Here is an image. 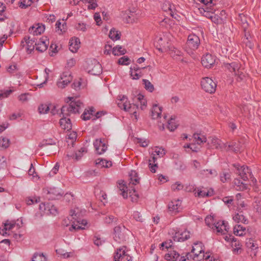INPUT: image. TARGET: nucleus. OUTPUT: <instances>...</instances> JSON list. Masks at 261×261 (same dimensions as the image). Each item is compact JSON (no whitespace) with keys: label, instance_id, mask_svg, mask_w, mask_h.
<instances>
[{"label":"nucleus","instance_id":"e2e57ef3","mask_svg":"<svg viewBox=\"0 0 261 261\" xmlns=\"http://www.w3.org/2000/svg\"><path fill=\"white\" fill-rule=\"evenodd\" d=\"M33 1V0H23V2H21L19 6L21 8H26L31 5Z\"/></svg>","mask_w":261,"mask_h":261},{"label":"nucleus","instance_id":"bb28decb","mask_svg":"<svg viewBox=\"0 0 261 261\" xmlns=\"http://www.w3.org/2000/svg\"><path fill=\"white\" fill-rule=\"evenodd\" d=\"M69 48L72 53L77 51L80 46V39L78 38H73L70 40Z\"/></svg>","mask_w":261,"mask_h":261},{"label":"nucleus","instance_id":"0e129e2a","mask_svg":"<svg viewBox=\"0 0 261 261\" xmlns=\"http://www.w3.org/2000/svg\"><path fill=\"white\" fill-rule=\"evenodd\" d=\"M117 220V218H115L113 216H107L105 218V222L107 224H111L113 222H116Z\"/></svg>","mask_w":261,"mask_h":261},{"label":"nucleus","instance_id":"3c124183","mask_svg":"<svg viewBox=\"0 0 261 261\" xmlns=\"http://www.w3.org/2000/svg\"><path fill=\"white\" fill-rule=\"evenodd\" d=\"M46 258L42 254L35 253L34 254L32 261H45Z\"/></svg>","mask_w":261,"mask_h":261},{"label":"nucleus","instance_id":"6e6d98bb","mask_svg":"<svg viewBox=\"0 0 261 261\" xmlns=\"http://www.w3.org/2000/svg\"><path fill=\"white\" fill-rule=\"evenodd\" d=\"M93 241L96 246L99 247V246L102 245L105 241L103 240H102L101 238L97 236H94L93 239Z\"/></svg>","mask_w":261,"mask_h":261},{"label":"nucleus","instance_id":"6e6552de","mask_svg":"<svg viewBox=\"0 0 261 261\" xmlns=\"http://www.w3.org/2000/svg\"><path fill=\"white\" fill-rule=\"evenodd\" d=\"M201 86L206 92L213 93L216 91L217 85L212 79L205 77L202 78L201 81Z\"/></svg>","mask_w":261,"mask_h":261},{"label":"nucleus","instance_id":"e433bc0d","mask_svg":"<svg viewBox=\"0 0 261 261\" xmlns=\"http://www.w3.org/2000/svg\"><path fill=\"white\" fill-rule=\"evenodd\" d=\"M234 184L237 190L243 191L247 188V184L243 183L239 179H234Z\"/></svg>","mask_w":261,"mask_h":261},{"label":"nucleus","instance_id":"2eb2a0df","mask_svg":"<svg viewBox=\"0 0 261 261\" xmlns=\"http://www.w3.org/2000/svg\"><path fill=\"white\" fill-rule=\"evenodd\" d=\"M190 238V232L187 230H177L172 237L175 242H184Z\"/></svg>","mask_w":261,"mask_h":261},{"label":"nucleus","instance_id":"20e7f679","mask_svg":"<svg viewBox=\"0 0 261 261\" xmlns=\"http://www.w3.org/2000/svg\"><path fill=\"white\" fill-rule=\"evenodd\" d=\"M204 246L201 242H197L194 244L191 253H188L187 254V258L189 257H192L195 261H200L202 259V252L204 251Z\"/></svg>","mask_w":261,"mask_h":261},{"label":"nucleus","instance_id":"4468645a","mask_svg":"<svg viewBox=\"0 0 261 261\" xmlns=\"http://www.w3.org/2000/svg\"><path fill=\"white\" fill-rule=\"evenodd\" d=\"M213 230H216L218 234H224L228 232L229 227L228 223L224 221H219L214 226Z\"/></svg>","mask_w":261,"mask_h":261},{"label":"nucleus","instance_id":"f257e3e1","mask_svg":"<svg viewBox=\"0 0 261 261\" xmlns=\"http://www.w3.org/2000/svg\"><path fill=\"white\" fill-rule=\"evenodd\" d=\"M83 107V103L80 100L71 101L70 104L62 107L61 112L63 117L60 120V124L62 128L67 130L71 129L72 125L70 119L66 118V117L69 116L71 114H79L80 110Z\"/></svg>","mask_w":261,"mask_h":261},{"label":"nucleus","instance_id":"69168bd1","mask_svg":"<svg viewBox=\"0 0 261 261\" xmlns=\"http://www.w3.org/2000/svg\"><path fill=\"white\" fill-rule=\"evenodd\" d=\"M133 216L134 218L137 221H143V218L142 215L138 211H135L134 212Z\"/></svg>","mask_w":261,"mask_h":261},{"label":"nucleus","instance_id":"4c0bfd02","mask_svg":"<svg viewBox=\"0 0 261 261\" xmlns=\"http://www.w3.org/2000/svg\"><path fill=\"white\" fill-rule=\"evenodd\" d=\"M109 37L113 40H117L120 38V33L116 31L115 29H112L109 33Z\"/></svg>","mask_w":261,"mask_h":261},{"label":"nucleus","instance_id":"774afa93","mask_svg":"<svg viewBox=\"0 0 261 261\" xmlns=\"http://www.w3.org/2000/svg\"><path fill=\"white\" fill-rule=\"evenodd\" d=\"M28 174L29 175H32L33 177H37V175L35 172V169L34 167L32 164H31L30 169L28 171Z\"/></svg>","mask_w":261,"mask_h":261},{"label":"nucleus","instance_id":"1a4fd4ad","mask_svg":"<svg viewBox=\"0 0 261 261\" xmlns=\"http://www.w3.org/2000/svg\"><path fill=\"white\" fill-rule=\"evenodd\" d=\"M126 247L117 249L114 255V261H132V257L125 251Z\"/></svg>","mask_w":261,"mask_h":261},{"label":"nucleus","instance_id":"a878e982","mask_svg":"<svg viewBox=\"0 0 261 261\" xmlns=\"http://www.w3.org/2000/svg\"><path fill=\"white\" fill-rule=\"evenodd\" d=\"M18 227V225L15 222L7 221L4 224V227L2 230L0 229V233L4 235L7 234L6 231L12 230L14 227Z\"/></svg>","mask_w":261,"mask_h":261},{"label":"nucleus","instance_id":"ea45409f","mask_svg":"<svg viewBox=\"0 0 261 261\" xmlns=\"http://www.w3.org/2000/svg\"><path fill=\"white\" fill-rule=\"evenodd\" d=\"M193 138L198 144L205 143L207 141L206 138L204 136L198 134H194Z\"/></svg>","mask_w":261,"mask_h":261},{"label":"nucleus","instance_id":"7c9ffc66","mask_svg":"<svg viewBox=\"0 0 261 261\" xmlns=\"http://www.w3.org/2000/svg\"><path fill=\"white\" fill-rule=\"evenodd\" d=\"M162 112V108L159 107L157 105H154L152 108L151 112V116L153 119H157L160 117L161 113Z\"/></svg>","mask_w":261,"mask_h":261},{"label":"nucleus","instance_id":"9b49d317","mask_svg":"<svg viewBox=\"0 0 261 261\" xmlns=\"http://www.w3.org/2000/svg\"><path fill=\"white\" fill-rule=\"evenodd\" d=\"M233 166L236 168V173L244 181L248 180L249 176H251V172L248 167L245 166H241L239 164H233Z\"/></svg>","mask_w":261,"mask_h":261},{"label":"nucleus","instance_id":"72a5a7b5","mask_svg":"<svg viewBox=\"0 0 261 261\" xmlns=\"http://www.w3.org/2000/svg\"><path fill=\"white\" fill-rule=\"evenodd\" d=\"M179 257V254L174 250H170L165 255V259L168 261H175Z\"/></svg>","mask_w":261,"mask_h":261},{"label":"nucleus","instance_id":"58836bf2","mask_svg":"<svg viewBox=\"0 0 261 261\" xmlns=\"http://www.w3.org/2000/svg\"><path fill=\"white\" fill-rule=\"evenodd\" d=\"M126 50L122 48L121 46L114 47L112 50V53L114 56H120L124 55L126 53Z\"/></svg>","mask_w":261,"mask_h":261},{"label":"nucleus","instance_id":"2f4dec72","mask_svg":"<svg viewBox=\"0 0 261 261\" xmlns=\"http://www.w3.org/2000/svg\"><path fill=\"white\" fill-rule=\"evenodd\" d=\"M181 206V201L179 200L171 201L168 204V208L170 211L176 213L178 212Z\"/></svg>","mask_w":261,"mask_h":261},{"label":"nucleus","instance_id":"864d4df0","mask_svg":"<svg viewBox=\"0 0 261 261\" xmlns=\"http://www.w3.org/2000/svg\"><path fill=\"white\" fill-rule=\"evenodd\" d=\"M230 179V175L228 172H222L220 174V180L223 182L228 181Z\"/></svg>","mask_w":261,"mask_h":261},{"label":"nucleus","instance_id":"de8ad7c7","mask_svg":"<svg viewBox=\"0 0 261 261\" xmlns=\"http://www.w3.org/2000/svg\"><path fill=\"white\" fill-rule=\"evenodd\" d=\"M129 195L132 202H137L139 199V195L135 189L129 192Z\"/></svg>","mask_w":261,"mask_h":261},{"label":"nucleus","instance_id":"393cba45","mask_svg":"<svg viewBox=\"0 0 261 261\" xmlns=\"http://www.w3.org/2000/svg\"><path fill=\"white\" fill-rule=\"evenodd\" d=\"M93 65L92 68H90L89 70V72L92 75H99L102 72V68L101 65L96 61L94 60L93 63H92Z\"/></svg>","mask_w":261,"mask_h":261},{"label":"nucleus","instance_id":"bf43d9fd","mask_svg":"<svg viewBox=\"0 0 261 261\" xmlns=\"http://www.w3.org/2000/svg\"><path fill=\"white\" fill-rule=\"evenodd\" d=\"M184 188V186L179 182H176L173 184L171 189L173 191H179Z\"/></svg>","mask_w":261,"mask_h":261},{"label":"nucleus","instance_id":"c756f323","mask_svg":"<svg viewBox=\"0 0 261 261\" xmlns=\"http://www.w3.org/2000/svg\"><path fill=\"white\" fill-rule=\"evenodd\" d=\"M247 231L248 230L245 227L240 224L236 225L233 227V233L236 236H243L246 234Z\"/></svg>","mask_w":261,"mask_h":261},{"label":"nucleus","instance_id":"f3484780","mask_svg":"<svg viewBox=\"0 0 261 261\" xmlns=\"http://www.w3.org/2000/svg\"><path fill=\"white\" fill-rule=\"evenodd\" d=\"M122 17L127 23H134L137 22L139 16L137 14L130 11L122 12Z\"/></svg>","mask_w":261,"mask_h":261},{"label":"nucleus","instance_id":"49530a36","mask_svg":"<svg viewBox=\"0 0 261 261\" xmlns=\"http://www.w3.org/2000/svg\"><path fill=\"white\" fill-rule=\"evenodd\" d=\"M143 82L146 90L151 92L154 90L153 85L148 80L143 79Z\"/></svg>","mask_w":261,"mask_h":261},{"label":"nucleus","instance_id":"79ce46f5","mask_svg":"<svg viewBox=\"0 0 261 261\" xmlns=\"http://www.w3.org/2000/svg\"><path fill=\"white\" fill-rule=\"evenodd\" d=\"M10 141L4 137L0 138V149H5L9 146Z\"/></svg>","mask_w":261,"mask_h":261},{"label":"nucleus","instance_id":"0eeeda50","mask_svg":"<svg viewBox=\"0 0 261 261\" xmlns=\"http://www.w3.org/2000/svg\"><path fill=\"white\" fill-rule=\"evenodd\" d=\"M120 99L118 102V106L121 109H123L126 111H128L130 113H133L135 116L137 117V112L136 111H134V109L137 108L136 105H134L133 106L127 101V98L126 96L123 95L119 96Z\"/></svg>","mask_w":261,"mask_h":261},{"label":"nucleus","instance_id":"8fccbe9b","mask_svg":"<svg viewBox=\"0 0 261 261\" xmlns=\"http://www.w3.org/2000/svg\"><path fill=\"white\" fill-rule=\"evenodd\" d=\"M167 128L170 131H174L177 128V125L175 123V120L171 118L168 122Z\"/></svg>","mask_w":261,"mask_h":261},{"label":"nucleus","instance_id":"a19ab883","mask_svg":"<svg viewBox=\"0 0 261 261\" xmlns=\"http://www.w3.org/2000/svg\"><path fill=\"white\" fill-rule=\"evenodd\" d=\"M234 74L236 76V80L239 82L243 81L246 79V75L242 71L241 68Z\"/></svg>","mask_w":261,"mask_h":261},{"label":"nucleus","instance_id":"5fc2aeb1","mask_svg":"<svg viewBox=\"0 0 261 261\" xmlns=\"http://www.w3.org/2000/svg\"><path fill=\"white\" fill-rule=\"evenodd\" d=\"M87 150L85 147L81 148L78 151L75 153V158L76 160H79L82 155L83 153L87 152Z\"/></svg>","mask_w":261,"mask_h":261},{"label":"nucleus","instance_id":"f704fd0d","mask_svg":"<svg viewBox=\"0 0 261 261\" xmlns=\"http://www.w3.org/2000/svg\"><path fill=\"white\" fill-rule=\"evenodd\" d=\"M118 184L119 191L120 192V194L124 198H127L128 197L127 187L124 184V181H119Z\"/></svg>","mask_w":261,"mask_h":261},{"label":"nucleus","instance_id":"a211bd4d","mask_svg":"<svg viewBox=\"0 0 261 261\" xmlns=\"http://www.w3.org/2000/svg\"><path fill=\"white\" fill-rule=\"evenodd\" d=\"M215 57L210 54H206L201 58V64L206 68H211L215 62Z\"/></svg>","mask_w":261,"mask_h":261},{"label":"nucleus","instance_id":"c9c22d12","mask_svg":"<svg viewBox=\"0 0 261 261\" xmlns=\"http://www.w3.org/2000/svg\"><path fill=\"white\" fill-rule=\"evenodd\" d=\"M95 112L94 108H90L88 110H85L84 112L82 115L81 117L84 120H89L91 118V116L93 115Z\"/></svg>","mask_w":261,"mask_h":261},{"label":"nucleus","instance_id":"a18cd8bd","mask_svg":"<svg viewBox=\"0 0 261 261\" xmlns=\"http://www.w3.org/2000/svg\"><path fill=\"white\" fill-rule=\"evenodd\" d=\"M228 148L229 150L238 152L240 151L241 144L239 143L233 142L231 144L228 145Z\"/></svg>","mask_w":261,"mask_h":261},{"label":"nucleus","instance_id":"412c9836","mask_svg":"<svg viewBox=\"0 0 261 261\" xmlns=\"http://www.w3.org/2000/svg\"><path fill=\"white\" fill-rule=\"evenodd\" d=\"M47 197L49 199L55 200L61 197L63 193L60 189L56 188H51L47 191Z\"/></svg>","mask_w":261,"mask_h":261},{"label":"nucleus","instance_id":"9d476101","mask_svg":"<svg viewBox=\"0 0 261 261\" xmlns=\"http://www.w3.org/2000/svg\"><path fill=\"white\" fill-rule=\"evenodd\" d=\"M39 209L46 215L56 216L58 214V209L51 202L41 203L39 205Z\"/></svg>","mask_w":261,"mask_h":261},{"label":"nucleus","instance_id":"cd10ccee","mask_svg":"<svg viewBox=\"0 0 261 261\" xmlns=\"http://www.w3.org/2000/svg\"><path fill=\"white\" fill-rule=\"evenodd\" d=\"M232 219L236 223H243L244 224H248V220L245 218L244 215L242 214V211H239L238 213H235L233 215Z\"/></svg>","mask_w":261,"mask_h":261},{"label":"nucleus","instance_id":"c85d7f7f","mask_svg":"<svg viewBox=\"0 0 261 261\" xmlns=\"http://www.w3.org/2000/svg\"><path fill=\"white\" fill-rule=\"evenodd\" d=\"M225 68L231 72L234 73L241 68V64L238 62H233L231 63L224 64Z\"/></svg>","mask_w":261,"mask_h":261},{"label":"nucleus","instance_id":"dca6fc26","mask_svg":"<svg viewBox=\"0 0 261 261\" xmlns=\"http://www.w3.org/2000/svg\"><path fill=\"white\" fill-rule=\"evenodd\" d=\"M195 197L199 198H203L206 197H210L213 195V190H208L206 188H197L193 190Z\"/></svg>","mask_w":261,"mask_h":261},{"label":"nucleus","instance_id":"f03ea898","mask_svg":"<svg viewBox=\"0 0 261 261\" xmlns=\"http://www.w3.org/2000/svg\"><path fill=\"white\" fill-rule=\"evenodd\" d=\"M170 35L164 34L157 37L154 41L156 48L162 53L168 52L173 49L170 41Z\"/></svg>","mask_w":261,"mask_h":261},{"label":"nucleus","instance_id":"c03bdc74","mask_svg":"<svg viewBox=\"0 0 261 261\" xmlns=\"http://www.w3.org/2000/svg\"><path fill=\"white\" fill-rule=\"evenodd\" d=\"M205 222L206 225L212 228H214V226L216 223L215 221L214 217L212 216H206L205 219Z\"/></svg>","mask_w":261,"mask_h":261},{"label":"nucleus","instance_id":"6ab92c4d","mask_svg":"<svg viewBox=\"0 0 261 261\" xmlns=\"http://www.w3.org/2000/svg\"><path fill=\"white\" fill-rule=\"evenodd\" d=\"M94 146L97 153L101 154L104 153L107 149V145L103 140L102 139H96L93 143Z\"/></svg>","mask_w":261,"mask_h":261},{"label":"nucleus","instance_id":"052dcab7","mask_svg":"<svg viewBox=\"0 0 261 261\" xmlns=\"http://www.w3.org/2000/svg\"><path fill=\"white\" fill-rule=\"evenodd\" d=\"M86 2L89 4L88 8L89 9L94 10L97 7L95 0H87Z\"/></svg>","mask_w":261,"mask_h":261},{"label":"nucleus","instance_id":"423d86ee","mask_svg":"<svg viewBox=\"0 0 261 261\" xmlns=\"http://www.w3.org/2000/svg\"><path fill=\"white\" fill-rule=\"evenodd\" d=\"M154 150V153L152 154L151 159L149 160V167L152 173L155 172L156 168L158 167V164L155 163L156 158L155 155L161 158L166 154L165 149L162 147H155Z\"/></svg>","mask_w":261,"mask_h":261},{"label":"nucleus","instance_id":"680f3d73","mask_svg":"<svg viewBox=\"0 0 261 261\" xmlns=\"http://www.w3.org/2000/svg\"><path fill=\"white\" fill-rule=\"evenodd\" d=\"M212 22L216 24H220L222 22V19L218 15L214 14L211 19Z\"/></svg>","mask_w":261,"mask_h":261},{"label":"nucleus","instance_id":"473e14b6","mask_svg":"<svg viewBox=\"0 0 261 261\" xmlns=\"http://www.w3.org/2000/svg\"><path fill=\"white\" fill-rule=\"evenodd\" d=\"M95 164L98 167L100 168H109L112 166L111 161L100 158L95 160Z\"/></svg>","mask_w":261,"mask_h":261},{"label":"nucleus","instance_id":"338daca9","mask_svg":"<svg viewBox=\"0 0 261 261\" xmlns=\"http://www.w3.org/2000/svg\"><path fill=\"white\" fill-rule=\"evenodd\" d=\"M201 174H205L206 175H207L208 174H211L216 176L217 175V172L215 170L207 169L201 171Z\"/></svg>","mask_w":261,"mask_h":261},{"label":"nucleus","instance_id":"4d7b16f0","mask_svg":"<svg viewBox=\"0 0 261 261\" xmlns=\"http://www.w3.org/2000/svg\"><path fill=\"white\" fill-rule=\"evenodd\" d=\"M129 59L127 57L123 56L118 60V63L120 65H127L129 63Z\"/></svg>","mask_w":261,"mask_h":261},{"label":"nucleus","instance_id":"603ef678","mask_svg":"<svg viewBox=\"0 0 261 261\" xmlns=\"http://www.w3.org/2000/svg\"><path fill=\"white\" fill-rule=\"evenodd\" d=\"M130 70V75L133 80H138L141 76L140 72H137V69H134L133 70V68L131 67Z\"/></svg>","mask_w":261,"mask_h":261},{"label":"nucleus","instance_id":"13d9d810","mask_svg":"<svg viewBox=\"0 0 261 261\" xmlns=\"http://www.w3.org/2000/svg\"><path fill=\"white\" fill-rule=\"evenodd\" d=\"M38 111L41 114H46L49 111V107L46 105H41L38 108Z\"/></svg>","mask_w":261,"mask_h":261},{"label":"nucleus","instance_id":"39448f33","mask_svg":"<svg viewBox=\"0 0 261 261\" xmlns=\"http://www.w3.org/2000/svg\"><path fill=\"white\" fill-rule=\"evenodd\" d=\"M200 44L199 37L194 34L188 36L186 42V50L188 54H192L193 51L198 49Z\"/></svg>","mask_w":261,"mask_h":261},{"label":"nucleus","instance_id":"37998d69","mask_svg":"<svg viewBox=\"0 0 261 261\" xmlns=\"http://www.w3.org/2000/svg\"><path fill=\"white\" fill-rule=\"evenodd\" d=\"M130 182L133 185H136L139 183L140 178L138 177L137 173L135 171H132L129 174Z\"/></svg>","mask_w":261,"mask_h":261},{"label":"nucleus","instance_id":"aec40b11","mask_svg":"<svg viewBox=\"0 0 261 261\" xmlns=\"http://www.w3.org/2000/svg\"><path fill=\"white\" fill-rule=\"evenodd\" d=\"M35 42V39L33 38L32 39H30L29 37H25L23 38V40L21 42V45L23 47L25 45H27L26 49L27 52L29 54L32 53L33 50H34L35 48V44H34Z\"/></svg>","mask_w":261,"mask_h":261},{"label":"nucleus","instance_id":"09e8293b","mask_svg":"<svg viewBox=\"0 0 261 261\" xmlns=\"http://www.w3.org/2000/svg\"><path fill=\"white\" fill-rule=\"evenodd\" d=\"M88 28V25L83 22H79L75 26V28L76 30L82 32H86Z\"/></svg>","mask_w":261,"mask_h":261},{"label":"nucleus","instance_id":"ddd939ff","mask_svg":"<svg viewBox=\"0 0 261 261\" xmlns=\"http://www.w3.org/2000/svg\"><path fill=\"white\" fill-rule=\"evenodd\" d=\"M125 228L124 226L121 227L117 226L114 228V239L119 243H121L125 240Z\"/></svg>","mask_w":261,"mask_h":261},{"label":"nucleus","instance_id":"4be33fe9","mask_svg":"<svg viewBox=\"0 0 261 261\" xmlns=\"http://www.w3.org/2000/svg\"><path fill=\"white\" fill-rule=\"evenodd\" d=\"M48 43L49 41L46 39V37H42L38 42L35 43L36 49L40 52L44 51L47 49Z\"/></svg>","mask_w":261,"mask_h":261},{"label":"nucleus","instance_id":"f8f14e48","mask_svg":"<svg viewBox=\"0 0 261 261\" xmlns=\"http://www.w3.org/2000/svg\"><path fill=\"white\" fill-rule=\"evenodd\" d=\"M72 80V77L70 72H64L59 79L57 83V85L58 88L63 89L71 82Z\"/></svg>","mask_w":261,"mask_h":261},{"label":"nucleus","instance_id":"b1692460","mask_svg":"<svg viewBox=\"0 0 261 261\" xmlns=\"http://www.w3.org/2000/svg\"><path fill=\"white\" fill-rule=\"evenodd\" d=\"M208 144L216 149H221L223 146H225L221 141L214 137H210L208 139Z\"/></svg>","mask_w":261,"mask_h":261},{"label":"nucleus","instance_id":"7ed1b4c3","mask_svg":"<svg viewBox=\"0 0 261 261\" xmlns=\"http://www.w3.org/2000/svg\"><path fill=\"white\" fill-rule=\"evenodd\" d=\"M70 216L72 217V219L76 221L79 224L81 225H77L76 224H73L72 225V228L74 229H83L84 228L87 224L86 220L82 219V212L80 211L79 208H75L73 210H71L70 212Z\"/></svg>","mask_w":261,"mask_h":261},{"label":"nucleus","instance_id":"5701e85b","mask_svg":"<svg viewBox=\"0 0 261 261\" xmlns=\"http://www.w3.org/2000/svg\"><path fill=\"white\" fill-rule=\"evenodd\" d=\"M45 27L42 24H36L29 29V33L33 35H39L44 31Z\"/></svg>","mask_w":261,"mask_h":261}]
</instances>
